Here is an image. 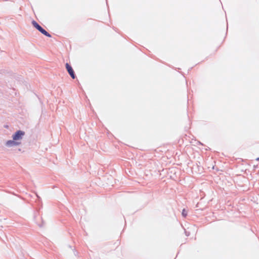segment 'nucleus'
Returning <instances> with one entry per match:
<instances>
[{
    "instance_id": "nucleus-1",
    "label": "nucleus",
    "mask_w": 259,
    "mask_h": 259,
    "mask_svg": "<svg viewBox=\"0 0 259 259\" xmlns=\"http://www.w3.org/2000/svg\"><path fill=\"white\" fill-rule=\"evenodd\" d=\"M32 24L34 28H35L38 31L41 32L45 36L51 37V35L47 32L45 29H44L36 21L32 20Z\"/></svg>"
},
{
    "instance_id": "nucleus-2",
    "label": "nucleus",
    "mask_w": 259,
    "mask_h": 259,
    "mask_svg": "<svg viewBox=\"0 0 259 259\" xmlns=\"http://www.w3.org/2000/svg\"><path fill=\"white\" fill-rule=\"evenodd\" d=\"M25 135L24 131L18 130L12 136L13 139L15 141H18L22 139L23 136Z\"/></svg>"
},
{
    "instance_id": "nucleus-3",
    "label": "nucleus",
    "mask_w": 259,
    "mask_h": 259,
    "mask_svg": "<svg viewBox=\"0 0 259 259\" xmlns=\"http://www.w3.org/2000/svg\"><path fill=\"white\" fill-rule=\"evenodd\" d=\"M38 215L39 212L38 211H35L34 213V219L37 225L39 227H42L44 226V221L42 220L41 218H37V215Z\"/></svg>"
},
{
    "instance_id": "nucleus-4",
    "label": "nucleus",
    "mask_w": 259,
    "mask_h": 259,
    "mask_svg": "<svg viewBox=\"0 0 259 259\" xmlns=\"http://www.w3.org/2000/svg\"><path fill=\"white\" fill-rule=\"evenodd\" d=\"M65 67L68 73H69L72 79H75L76 78V75L71 66L69 64L67 63L65 64Z\"/></svg>"
},
{
    "instance_id": "nucleus-5",
    "label": "nucleus",
    "mask_w": 259,
    "mask_h": 259,
    "mask_svg": "<svg viewBox=\"0 0 259 259\" xmlns=\"http://www.w3.org/2000/svg\"><path fill=\"white\" fill-rule=\"evenodd\" d=\"M19 144H20V142H18L17 141H15L13 139V140L7 141L6 143V146L8 147H12L13 146H18Z\"/></svg>"
},
{
    "instance_id": "nucleus-6",
    "label": "nucleus",
    "mask_w": 259,
    "mask_h": 259,
    "mask_svg": "<svg viewBox=\"0 0 259 259\" xmlns=\"http://www.w3.org/2000/svg\"><path fill=\"white\" fill-rule=\"evenodd\" d=\"M182 214L184 217H186L187 215V212L185 209L183 210Z\"/></svg>"
},
{
    "instance_id": "nucleus-7",
    "label": "nucleus",
    "mask_w": 259,
    "mask_h": 259,
    "mask_svg": "<svg viewBox=\"0 0 259 259\" xmlns=\"http://www.w3.org/2000/svg\"><path fill=\"white\" fill-rule=\"evenodd\" d=\"M37 197L39 199H40V198L38 195H37Z\"/></svg>"
},
{
    "instance_id": "nucleus-8",
    "label": "nucleus",
    "mask_w": 259,
    "mask_h": 259,
    "mask_svg": "<svg viewBox=\"0 0 259 259\" xmlns=\"http://www.w3.org/2000/svg\"><path fill=\"white\" fill-rule=\"evenodd\" d=\"M256 160H259V158H257L256 159Z\"/></svg>"
},
{
    "instance_id": "nucleus-9",
    "label": "nucleus",
    "mask_w": 259,
    "mask_h": 259,
    "mask_svg": "<svg viewBox=\"0 0 259 259\" xmlns=\"http://www.w3.org/2000/svg\"><path fill=\"white\" fill-rule=\"evenodd\" d=\"M199 144H201V145H202V144L201 142H199Z\"/></svg>"
}]
</instances>
